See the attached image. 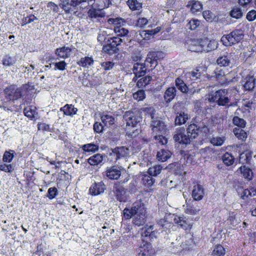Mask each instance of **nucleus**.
I'll list each match as a JSON object with an SVG mask.
<instances>
[{"instance_id": "nucleus-1", "label": "nucleus", "mask_w": 256, "mask_h": 256, "mask_svg": "<svg viewBox=\"0 0 256 256\" xmlns=\"http://www.w3.org/2000/svg\"><path fill=\"white\" fill-rule=\"evenodd\" d=\"M30 85L28 84H22L18 87L16 85L10 84L4 90V99L2 101V107L5 110L11 112H18L21 109V105L10 104L22 98L28 92Z\"/></svg>"}, {"instance_id": "nucleus-2", "label": "nucleus", "mask_w": 256, "mask_h": 256, "mask_svg": "<svg viewBox=\"0 0 256 256\" xmlns=\"http://www.w3.org/2000/svg\"><path fill=\"white\" fill-rule=\"evenodd\" d=\"M93 0H66L61 8L66 14H76L77 10H83L88 6L90 8Z\"/></svg>"}, {"instance_id": "nucleus-3", "label": "nucleus", "mask_w": 256, "mask_h": 256, "mask_svg": "<svg viewBox=\"0 0 256 256\" xmlns=\"http://www.w3.org/2000/svg\"><path fill=\"white\" fill-rule=\"evenodd\" d=\"M244 32L242 30L236 29L228 34H224L220 41L224 46H230L240 42L244 38Z\"/></svg>"}, {"instance_id": "nucleus-4", "label": "nucleus", "mask_w": 256, "mask_h": 256, "mask_svg": "<svg viewBox=\"0 0 256 256\" xmlns=\"http://www.w3.org/2000/svg\"><path fill=\"white\" fill-rule=\"evenodd\" d=\"M129 154V149L126 146H116L114 148H108L106 156L108 160L116 162L118 160L126 157Z\"/></svg>"}, {"instance_id": "nucleus-5", "label": "nucleus", "mask_w": 256, "mask_h": 256, "mask_svg": "<svg viewBox=\"0 0 256 256\" xmlns=\"http://www.w3.org/2000/svg\"><path fill=\"white\" fill-rule=\"evenodd\" d=\"M16 154L14 150H6L3 154L2 160L3 163L0 164V170L12 173L14 170V166L13 164H10Z\"/></svg>"}, {"instance_id": "nucleus-6", "label": "nucleus", "mask_w": 256, "mask_h": 256, "mask_svg": "<svg viewBox=\"0 0 256 256\" xmlns=\"http://www.w3.org/2000/svg\"><path fill=\"white\" fill-rule=\"evenodd\" d=\"M164 56V54L162 51H151L147 54L146 60V62L147 64V66L150 64V70L154 68L160 62Z\"/></svg>"}, {"instance_id": "nucleus-7", "label": "nucleus", "mask_w": 256, "mask_h": 256, "mask_svg": "<svg viewBox=\"0 0 256 256\" xmlns=\"http://www.w3.org/2000/svg\"><path fill=\"white\" fill-rule=\"evenodd\" d=\"M173 138L176 144L186 146L190 144L192 140L188 134H186L184 128H179L176 129Z\"/></svg>"}, {"instance_id": "nucleus-8", "label": "nucleus", "mask_w": 256, "mask_h": 256, "mask_svg": "<svg viewBox=\"0 0 256 256\" xmlns=\"http://www.w3.org/2000/svg\"><path fill=\"white\" fill-rule=\"evenodd\" d=\"M136 251L138 256H154L155 250L152 244L145 240L142 239V242Z\"/></svg>"}, {"instance_id": "nucleus-9", "label": "nucleus", "mask_w": 256, "mask_h": 256, "mask_svg": "<svg viewBox=\"0 0 256 256\" xmlns=\"http://www.w3.org/2000/svg\"><path fill=\"white\" fill-rule=\"evenodd\" d=\"M227 94L228 91L226 90H219L214 92L212 98L214 102H216L218 106H226L230 102V99Z\"/></svg>"}, {"instance_id": "nucleus-10", "label": "nucleus", "mask_w": 256, "mask_h": 256, "mask_svg": "<svg viewBox=\"0 0 256 256\" xmlns=\"http://www.w3.org/2000/svg\"><path fill=\"white\" fill-rule=\"evenodd\" d=\"M150 127L152 135L165 134L166 130V126L164 122L159 119L154 118L151 121Z\"/></svg>"}, {"instance_id": "nucleus-11", "label": "nucleus", "mask_w": 256, "mask_h": 256, "mask_svg": "<svg viewBox=\"0 0 256 256\" xmlns=\"http://www.w3.org/2000/svg\"><path fill=\"white\" fill-rule=\"evenodd\" d=\"M124 118L126 122V126L131 128H134L140 122L142 118L134 112L129 110L126 111L124 115Z\"/></svg>"}, {"instance_id": "nucleus-12", "label": "nucleus", "mask_w": 256, "mask_h": 256, "mask_svg": "<svg viewBox=\"0 0 256 256\" xmlns=\"http://www.w3.org/2000/svg\"><path fill=\"white\" fill-rule=\"evenodd\" d=\"M140 208V202H134L130 208L126 207L122 213V220H130L132 216H135Z\"/></svg>"}, {"instance_id": "nucleus-13", "label": "nucleus", "mask_w": 256, "mask_h": 256, "mask_svg": "<svg viewBox=\"0 0 256 256\" xmlns=\"http://www.w3.org/2000/svg\"><path fill=\"white\" fill-rule=\"evenodd\" d=\"M104 173V176H106L108 179L117 180L121 176L120 166L114 165L107 167Z\"/></svg>"}, {"instance_id": "nucleus-14", "label": "nucleus", "mask_w": 256, "mask_h": 256, "mask_svg": "<svg viewBox=\"0 0 256 256\" xmlns=\"http://www.w3.org/2000/svg\"><path fill=\"white\" fill-rule=\"evenodd\" d=\"M106 188V186L103 182H94L89 188V193L93 196H98L103 193Z\"/></svg>"}, {"instance_id": "nucleus-15", "label": "nucleus", "mask_w": 256, "mask_h": 256, "mask_svg": "<svg viewBox=\"0 0 256 256\" xmlns=\"http://www.w3.org/2000/svg\"><path fill=\"white\" fill-rule=\"evenodd\" d=\"M146 62L144 64L136 62L133 67V72L136 76L140 78L144 76L147 71H149L146 66Z\"/></svg>"}, {"instance_id": "nucleus-16", "label": "nucleus", "mask_w": 256, "mask_h": 256, "mask_svg": "<svg viewBox=\"0 0 256 256\" xmlns=\"http://www.w3.org/2000/svg\"><path fill=\"white\" fill-rule=\"evenodd\" d=\"M204 194V190L202 186L198 184L194 185L192 192L193 199L195 200H200L203 198Z\"/></svg>"}, {"instance_id": "nucleus-17", "label": "nucleus", "mask_w": 256, "mask_h": 256, "mask_svg": "<svg viewBox=\"0 0 256 256\" xmlns=\"http://www.w3.org/2000/svg\"><path fill=\"white\" fill-rule=\"evenodd\" d=\"M186 134L188 135L191 140L196 138L198 135L200 131V127L198 126L196 124H190L186 128Z\"/></svg>"}, {"instance_id": "nucleus-18", "label": "nucleus", "mask_w": 256, "mask_h": 256, "mask_svg": "<svg viewBox=\"0 0 256 256\" xmlns=\"http://www.w3.org/2000/svg\"><path fill=\"white\" fill-rule=\"evenodd\" d=\"M174 222L182 228L187 230L192 228V224H190L186 217L176 216L174 219Z\"/></svg>"}, {"instance_id": "nucleus-19", "label": "nucleus", "mask_w": 256, "mask_h": 256, "mask_svg": "<svg viewBox=\"0 0 256 256\" xmlns=\"http://www.w3.org/2000/svg\"><path fill=\"white\" fill-rule=\"evenodd\" d=\"M194 14L200 12L202 9V4L201 2L196 0H190L186 6Z\"/></svg>"}, {"instance_id": "nucleus-20", "label": "nucleus", "mask_w": 256, "mask_h": 256, "mask_svg": "<svg viewBox=\"0 0 256 256\" xmlns=\"http://www.w3.org/2000/svg\"><path fill=\"white\" fill-rule=\"evenodd\" d=\"M72 50L70 48L64 46L57 48L55 50V54L58 58L66 59L70 56Z\"/></svg>"}, {"instance_id": "nucleus-21", "label": "nucleus", "mask_w": 256, "mask_h": 256, "mask_svg": "<svg viewBox=\"0 0 256 256\" xmlns=\"http://www.w3.org/2000/svg\"><path fill=\"white\" fill-rule=\"evenodd\" d=\"M114 192L118 200L120 202H126L125 192L122 186L118 184L114 185Z\"/></svg>"}, {"instance_id": "nucleus-22", "label": "nucleus", "mask_w": 256, "mask_h": 256, "mask_svg": "<svg viewBox=\"0 0 256 256\" xmlns=\"http://www.w3.org/2000/svg\"><path fill=\"white\" fill-rule=\"evenodd\" d=\"M154 226L153 225L148 226L146 225L143 229L144 231L142 234V238H148L150 240L156 238V231L154 230Z\"/></svg>"}, {"instance_id": "nucleus-23", "label": "nucleus", "mask_w": 256, "mask_h": 256, "mask_svg": "<svg viewBox=\"0 0 256 256\" xmlns=\"http://www.w3.org/2000/svg\"><path fill=\"white\" fill-rule=\"evenodd\" d=\"M180 152L187 164H192L194 162V158L196 156V152L194 150H181Z\"/></svg>"}, {"instance_id": "nucleus-24", "label": "nucleus", "mask_w": 256, "mask_h": 256, "mask_svg": "<svg viewBox=\"0 0 256 256\" xmlns=\"http://www.w3.org/2000/svg\"><path fill=\"white\" fill-rule=\"evenodd\" d=\"M60 110L66 116H72L76 114L78 109L72 104H66L60 108Z\"/></svg>"}, {"instance_id": "nucleus-25", "label": "nucleus", "mask_w": 256, "mask_h": 256, "mask_svg": "<svg viewBox=\"0 0 256 256\" xmlns=\"http://www.w3.org/2000/svg\"><path fill=\"white\" fill-rule=\"evenodd\" d=\"M94 2L90 5L95 8L100 9L102 11L103 10L109 7L111 4L110 0H93Z\"/></svg>"}, {"instance_id": "nucleus-26", "label": "nucleus", "mask_w": 256, "mask_h": 256, "mask_svg": "<svg viewBox=\"0 0 256 256\" xmlns=\"http://www.w3.org/2000/svg\"><path fill=\"white\" fill-rule=\"evenodd\" d=\"M88 16L90 18H104L105 16V13L100 9L95 8L94 7L90 6V8L88 12Z\"/></svg>"}, {"instance_id": "nucleus-27", "label": "nucleus", "mask_w": 256, "mask_h": 256, "mask_svg": "<svg viewBox=\"0 0 256 256\" xmlns=\"http://www.w3.org/2000/svg\"><path fill=\"white\" fill-rule=\"evenodd\" d=\"M176 90L175 87L172 86L168 88L164 94V98L166 102H171L176 96Z\"/></svg>"}, {"instance_id": "nucleus-28", "label": "nucleus", "mask_w": 256, "mask_h": 256, "mask_svg": "<svg viewBox=\"0 0 256 256\" xmlns=\"http://www.w3.org/2000/svg\"><path fill=\"white\" fill-rule=\"evenodd\" d=\"M244 80V84L243 85L244 90L248 91L252 90L255 86L256 79L253 76H246Z\"/></svg>"}, {"instance_id": "nucleus-29", "label": "nucleus", "mask_w": 256, "mask_h": 256, "mask_svg": "<svg viewBox=\"0 0 256 256\" xmlns=\"http://www.w3.org/2000/svg\"><path fill=\"white\" fill-rule=\"evenodd\" d=\"M188 119V115L184 112H178L174 120L176 125L181 126L184 124Z\"/></svg>"}, {"instance_id": "nucleus-30", "label": "nucleus", "mask_w": 256, "mask_h": 256, "mask_svg": "<svg viewBox=\"0 0 256 256\" xmlns=\"http://www.w3.org/2000/svg\"><path fill=\"white\" fill-rule=\"evenodd\" d=\"M239 170L244 178L249 180L252 179L253 172L250 168L246 166H242L239 168Z\"/></svg>"}, {"instance_id": "nucleus-31", "label": "nucleus", "mask_w": 256, "mask_h": 256, "mask_svg": "<svg viewBox=\"0 0 256 256\" xmlns=\"http://www.w3.org/2000/svg\"><path fill=\"white\" fill-rule=\"evenodd\" d=\"M102 160V156L100 154H96L89 158L88 162L91 166H97L100 164Z\"/></svg>"}, {"instance_id": "nucleus-32", "label": "nucleus", "mask_w": 256, "mask_h": 256, "mask_svg": "<svg viewBox=\"0 0 256 256\" xmlns=\"http://www.w3.org/2000/svg\"><path fill=\"white\" fill-rule=\"evenodd\" d=\"M81 148L85 152L94 153L98 150L99 146L94 143H90L82 145Z\"/></svg>"}, {"instance_id": "nucleus-33", "label": "nucleus", "mask_w": 256, "mask_h": 256, "mask_svg": "<svg viewBox=\"0 0 256 256\" xmlns=\"http://www.w3.org/2000/svg\"><path fill=\"white\" fill-rule=\"evenodd\" d=\"M100 119L102 122L106 126H110L114 124V118L113 116L109 114L100 115Z\"/></svg>"}, {"instance_id": "nucleus-34", "label": "nucleus", "mask_w": 256, "mask_h": 256, "mask_svg": "<svg viewBox=\"0 0 256 256\" xmlns=\"http://www.w3.org/2000/svg\"><path fill=\"white\" fill-rule=\"evenodd\" d=\"M171 152L168 150L162 149L157 153V158L158 160L162 162H166L168 158L170 157Z\"/></svg>"}, {"instance_id": "nucleus-35", "label": "nucleus", "mask_w": 256, "mask_h": 256, "mask_svg": "<svg viewBox=\"0 0 256 256\" xmlns=\"http://www.w3.org/2000/svg\"><path fill=\"white\" fill-rule=\"evenodd\" d=\"M222 160L224 163L228 166H232L235 161L234 156L228 152H226L223 154Z\"/></svg>"}, {"instance_id": "nucleus-36", "label": "nucleus", "mask_w": 256, "mask_h": 256, "mask_svg": "<svg viewBox=\"0 0 256 256\" xmlns=\"http://www.w3.org/2000/svg\"><path fill=\"white\" fill-rule=\"evenodd\" d=\"M16 62V56H12L10 54H6L2 60V64L4 66H10L14 65Z\"/></svg>"}, {"instance_id": "nucleus-37", "label": "nucleus", "mask_w": 256, "mask_h": 256, "mask_svg": "<svg viewBox=\"0 0 256 256\" xmlns=\"http://www.w3.org/2000/svg\"><path fill=\"white\" fill-rule=\"evenodd\" d=\"M94 64V60L92 57L85 56L82 58L80 60L77 62V64L83 68L88 67Z\"/></svg>"}, {"instance_id": "nucleus-38", "label": "nucleus", "mask_w": 256, "mask_h": 256, "mask_svg": "<svg viewBox=\"0 0 256 256\" xmlns=\"http://www.w3.org/2000/svg\"><path fill=\"white\" fill-rule=\"evenodd\" d=\"M235 136L238 139L245 140L247 138V133L242 128H235L233 130Z\"/></svg>"}, {"instance_id": "nucleus-39", "label": "nucleus", "mask_w": 256, "mask_h": 256, "mask_svg": "<svg viewBox=\"0 0 256 256\" xmlns=\"http://www.w3.org/2000/svg\"><path fill=\"white\" fill-rule=\"evenodd\" d=\"M123 25L120 26H114V30L117 37L121 38L128 35L129 31L128 29L124 28Z\"/></svg>"}, {"instance_id": "nucleus-40", "label": "nucleus", "mask_w": 256, "mask_h": 256, "mask_svg": "<svg viewBox=\"0 0 256 256\" xmlns=\"http://www.w3.org/2000/svg\"><path fill=\"white\" fill-rule=\"evenodd\" d=\"M201 24L202 22L200 20L196 18H192L188 22L186 26L188 29L192 30H197Z\"/></svg>"}, {"instance_id": "nucleus-41", "label": "nucleus", "mask_w": 256, "mask_h": 256, "mask_svg": "<svg viewBox=\"0 0 256 256\" xmlns=\"http://www.w3.org/2000/svg\"><path fill=\"white\" fill-rule=\"evenodd\" d=\"M226 249L221 244H216L214 246L212 255L213 256H224L226 254Z\"/></svg>"}, {"instance_id": "nucleus-42", "label": "nucleus", "mask_w": 256, "mask_h": 256, "mask_svg": "<svg viewBox=\"0 0 256 256\" xmlns=\"http://www.w3.org/2000/svg\"><path fill=\"white\" fill-rule=\"evenodd\" d=\"M176 88L182 92L186 93L188 91V88L184 80L180 78L176 80Z\"/></svg>"}, {"instance_id": "nucleus-43", "label": "nucleus", "mask_w": 256, "mask_h": 256, "mask_svg": "<svg viewBox=\"0 0 256 256\" xmlns=\"http://www.w3.org/2000/svg\"><path fill=\"white\" fill-rule=\"evenodd\" d=\"M102 51L108 54H112L118 52V50L110 42H108V40L106 42V43L103 46Z\"/></svg>"}, {"instance_id": "nucleus-44", "label": "nucleus", "mask_w": 256, "mask_h": 256, "mask_svg": "<svg viewBox=\"0 0 256 256\" xmlns=\"http://www.w3.org/2000/svg\"><path fill=\"white\" fill-rule=\"evenodd\" d=\"M142 180L143 184L148 188L151 187L155 182L154 179L150 174L143 175Z\"/></svg>"}, {"instance_id": "nucleus-45", "label": "nucleus", "mask_w": 256, "mask_h": 256, "mask_svg": "<svg viewBox=\"0 0 256 256\" xmlns=\"http://www.w3.org/2000/svg\"><path fill=\"white\" fill-rule=\"evenodd\" d=\"M152 80L150 76H146L140 78L136 83V86L140 88H143L148 84Z\"/></svg>"}, {"instance_id": "nucleus-46", "label": "nucleus", "mask_w": 256, "mask_h": 256, "mask_svg": "<svg viewBox=\"0 0 256 256\" xmlns=\"http://www.w3.org/2000/svg\"><path fill=\"white\" fill-rule=\"evenodd\" d=\"M107 22L110 24H113L114 26H120L121 25H124L125 23L124 20L120 17L116 18H109L108 19Z\"/></svg>"}, {"instance_id": "nucleus-47", "label": "nucleus", "mask_w": 256, "mask_h": 256, "mask_svg": "<svg viewBox=\"0 0 256 256\" xmlns=\"http://www.w3.org/2000/svg\"><path fill=\"white\" fill-rule=\"evenodd\" d=\"M251 158V154L248 151H246L240 154L239 160L242 164H247L250 162Z\"/></svg>"}, {"instance_id": "nucleus-48", "label": "nucleus", "mask_w": 256, "mask_h": 256, "mask_svg": "<svg viewBox=\"0 0 256 256\" xmlns=\"http://www.w3.org/2000/svg\"><path fill=\"white\" fill-rule=\"evenodd\" d=\"M198 41H200L199 38L191 39L190 40V44L188 46V50L192 52H201V50H192V48L198 49L199 48V46H200V45L199 42H198Z\"/></svg>"}, {"instance_id": "nucleus-49", "label": "nucleus", "mask_w": 256, "mask_h": 256, "mask_svg": "<svg viewBox=\"0 0 256 256\" xmlns=\"http://www.w3.org/2000/svg\"><path fill=\"white\" fill-rule=\"evenodd\" d=\"M232 123L234 126H238V128H244L246 125V122L238 116L233 118Z\"/></svg>"}, {"instance_id": "nucleus-50", "label": "nucleus", "mask_w": 256, "mask_h": 256, "mask_svg": "<svg viewBox=\"0 0 256 256\" xmlns=\"http://www.w3.org/2000/svg\"><path fill=\"white\" fill-rule=\"evenodd\" d=\"M217 64L220 66H227L230 65V60L228 56L219 57L216 60Z\"/></svg>"}, {"instance_id": "nucleus-51", "label": "nucleus", "mask_w": 256, "mask_h": 256, "mask_svg": "<svg viewBox=\"0 0 256 256\" xmlns=\"http://www.w3.org/2000/svg\"><path fill=\"white\" fill-rule=\"evenodd\" d=\"M200 41H198V42H199L200 46H199V48L198 49H194L192 50H201V52L204 51L205 52L206 50H208V49L206 48V45L208 43V38H199Z\"/></svg>"}, {"instance_id": "nucleus-52", "label": "nucleus", "mask_w": 256, "mask_h": 256, "mask_svg": "<svg viewBox=\"0 0 256 256\" xmlns=\"http://www.w3.org/2000/svg\"><path fill=\"white\" fill-rule=\"evenodd\" d=\"M144 216L136 215L132 220V223L137 226H142L145 223V218Z\"/></svg>"}, {"instance_id": "nucleus-53", "label": "nucleus", "mask_w": 256, "mask_h": 256, "mask_svg": "<svg viewBox=\"0 0 256 256\" xmlns=\"http://www.w3.org/2000/svg\"><path fill=\"white\" fill-rule=\"evenodd\" d=\"M133 98L138 101L143 100L146 98L145 91L143 90H140L133 94Z\"/></svg>"}, {"instance_id": "nucleus-54", "label": "nucleus", "mask_w": 256, "mask_h": 256, "mask_svg": "<svg viewBox=\"0 0 256 256\" xmlns=\"http://www.w3.org/2000/svg\"><path fill=\"white\" fill-rule=\"evenodd\" d=\"M162 168L160 166H155L148 168V172L151 176H156L161 172Z\"/></svg>"}, {"instance_id": "nucleus-55", "label": "nucleus", "mask_w": 256, "mask_h": 256, "mask_svg": "<svg viewBox=\"0 0 256 256\" xmlns=\"http://www.w3.org/2000/svg\"><path fill=\"white\" fill-rule=\"evenodd\" d=\"M141 110L145 114L150 116L152 120L154 118L155 110L152 107L142 108Z\"/></svg>"}, {"instance_id": "nucleus-56", "label": "nucleus", "mask_w": 256, "mask_h": 256, "mask_svg": "<svg viewBox=\"0 0 256 256\" xmlns=\"http://www.w3.org/2000/svg\"><path fill=\"white\" fill-rule=\"evenodd\" d=\"M108 40L117 50H118V48L117 46L120 45L122 42V40L121 38L117 36L110 38Z\"/></svg>"}, {"instance_id": "nucleus-57", "label": "nucleus", "mask_w": 256, "mask_h": 256, "mask_svg": "<svg viewBox=\"0 0 256 256\" xmlns=\"http://www.w3.org/2000/svg\"><path fill=\"white\" fill-rule=\"evenodd\" d=\"M164 134H154V139L157 142L161 145H166L168 143V139L166 136H163Z\"/></svg>"}, {"instance_id": "nucleus-58", "label": "nucleus", "mask_w": 256, "mask_h": 256, "mask_svg": "<svg viewBox=\"0 0 256 256\" xmlns=\"http://www.w3.org/2000/svg\"><path fill=\"white\" fill-rule=\"evenodd\" d=\"M230 15L232 18L238 19L242 16V12L240 8H234L230 12Z\"/></svg>"}, {"instance_id": "nucleus-59", "label": "nucleus", "mask_w": 256, "mask_h": 256, "mask_svg": "<svg viewBox=\"0 0 256 256\" xmlns=\"http://www.w3.org/2000/svg\"><path fill=\"white\" fill-rule=\"evenodd\" d=\"M156 29H158V30H152L143 31L142 32L140 35L144 39H149L150 36L155 34L160 30V28H157Z\"/></svg>"}, {"instance_id": "nucleus-60", "label": "nucleus", "mask_w": 256, "mask_h": 256, "mask_svg": "<svg viewBox=\"0 0 256 256\" xmlns=\"http://www.w3.org/2000/svg\"><path fill=\"white\" fill-rule=\"evenodd\" d=\"M58 194V191L57 188L55 187H51L48 189L46 196L49 199L52 200L55 198Z\"/></svg>"}, {"instance_id": "nucleus-61", "label": "nucleus", "mask_w": 256, "mask_h": 256, "mask_svg": "<svg viewBox=\"0 0 256 256\" xmlns=\"http://www.w3.org/2000/svg\"><path fill=\"white\" fill-rule=\"evenodd\" d=\"M35 110H32L30 107H26L24 109V116L31 120L34 117Z\"/></svg>"}, {"instance_id": "nucleus-62", "label": "nucleus", "mask_w": 256, "mask_h": 256, "mask_svg": "<svg viewBox=\"0 0 256 256\" xmlns=\"http://www.w3.org/2000/svg\"><path fill=\"white\" fill-rule=\"evenodd\" d=\"M127 4L132 10H139L138 3L137 0H128L127 1Z\"/></svg>"}, {"instance_id": "nucleus-63", "label": "nucleus", "mask_w": 256, "mask_h": 256, "mask_svg": "<svg viewBox=\"0 0 256 256\" xmlns=\"http://www.w3.org/2000/svg\"><path fill=\"white\" fill-rule=\"evenodd\" d=\"M58 182L66 181L68 180V174L67 172L64 170H62L60 172L58 177Z\"/></svg>"}, {"instance_id": "nucleus-64", "label": "nucleus", "mask_w": 256, "mask_h": 256, "mask_svg": "<svg viewBox=\"0 0 256 256\" xmlns=\"http://www.w3.org/2000/svg\"><path fill=\"white\" fill-rule=\"evenodd\" d=\"M54 70H64L66 68L67 64L65 61L62 60L54 63Z\"/></svg>"}]
</instances>
